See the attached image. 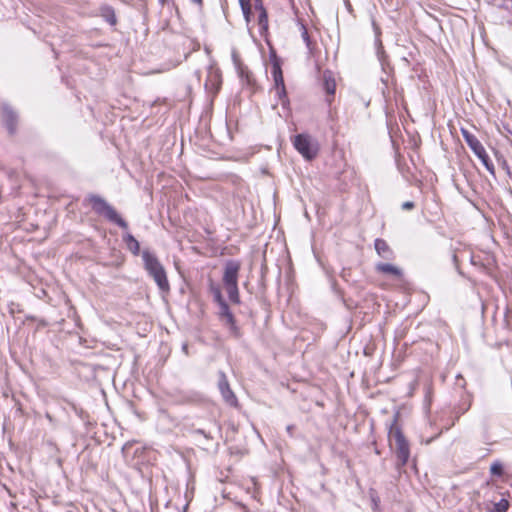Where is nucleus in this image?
<instances>
[{
	"mask_svg": "<svg viewBox=\"0 0 512 512\" xmlns=\"http://www.w3.org/2000/svg\"><path fill=\"white\" fill-rule=\"evenodd\" d=\"M209 292L218 306L217 315L219 320L228 329L231 336L239 338L241 336L240 328L237 326L235 316L222 295L220 286L211 282Z\"/></svg>",
	"mask_w": 512,
	"mask_h": 512,
	"instance_id": "f257e3e1",
	"label": "nucleus"
},
{
	"mask_svg": "<svg viewBox=\"0 0 512 512\" xmlns=\"http://www.w3.org/2000/svg\"><path fill=\"white\" fill-rule=\"evenodd\" d=\"M141 256L145 270L147 271L148 275L154 279L158 288L163 292L168 291L170 286L166 271L156 255L145 249L142 251Z\"/></svg>",
	"mask_w": 512,
	"mask_h": 512,
	"instance_id": "f03ea898",
	"label": "nucleus"
},
{
	"mask_svg": "<svg viewBox=\"0 0 512 512\" xmlns=\"http://www.w3.org/2000/svg\"><path fill=\"white\" fill-rule=\"evenodd\" d=\"M88 201L91 204L93 211L106 218L108 221L118 225L122 229H127V222L117 213L113 206H111L104 198L99 195H90Z\"/></svg>",
	"mask_w": 512,
	"mask_h": 512,
	"instance_id": "7ed1b4c3",
	"label": "nucleus"
},
{
	"mask_svg": "<svg viewBox=\"0 0 512 512\" xmlns=\"http://www.w3.org/2000/svg\"><path fill=\"white\" fill-rule=\"evenodd\" d=\"M389 439L390 441H395L396 468L400 470L407 464L410 458V446L401 429L396 426L395 422L390 425Z\"/></svg>",
	"mask_w": 512,
	"mask_h": 512,
	"instance_id": "20e7f679",
	"label": "nucleus"
},
{
	"mask_svg": "<svg viewBox=\"0 0 512 512\" xmlns=\"http://www.w3.org/2000/svg\"><path fill=\"white\" fill-rule=\"evenodd\" d=\"M294 148L303 156L304 159L313 160L319 151L318 143L308 134H297L293 140Z\"/></svg>",
	"mask_w": 512,
	"mask_h": 512,
	"instance_id": "39448f33",
	"label": "nucleus"
},
{
	"mask_svg": "<svg viewBox=\"0 0 512 512\" xmlns=\"http://www.w3.org/2000/svg\"><path fill=\"white\" fill-rule=\"evenodd\" d=\"M270 61H271V65H272L271 73H272V77L274 80L276 95L279 98V100L282 101V104L284 105L285 101H287V93H286V88H285V84H284L281 63L274 52H272L270 55Z\"/></svg>",
	"mask_w": 512,
	"mask_h": 512,
	"instance_id": "423d86ee",
	"label": "nucleus"
},
{
	"mask_svg": "<svg viewBox=\"0 0 512 512\" xmlns=\"http://www.w3.org/2000/svg\"><path fill=\"white\" fill-rule=\"evenodd\" d=\"M241 268V264L237 260H228L226 261L224 265V272H223V285L226 286H232V285H238V276L239 271Z\"/></svg>",
	"mask_w": 512,
	"mask_h": 512,
	"instance_id": "0eeeda50",
	"label": "nucleus"
},
{
	"mask_svg": "<svg viewBox=\"0 0 512 512\" xmlns=\"http://www.w3.org/2000/svg\"><path fill=\"white\" fill-rule=\"evenodd\" d=\"M218 387L225 402L230 406H236L237 398L233 391L230 389L227 377L224 372L219 373Z\"/></svg>",
	"mask_w": 512,
	"mask_h": 512,
	"instance_id": "6e6552de",
	"label": "nucleus"
},
{
	"mask_svg": "<svg viewBox=\"0 0 512 512\" xmlns=\"http://www.w3.org/2000/svg\"><path fill=\"white\" fill-rule=\"evenodd\" d=\"M471 404H472L471 395L466 394L465 396H462L461 403L456 405L452 410V414L454 415V420L450 423V425L446 426L445 429L448 430V429H450V427L454 426L455 422L458 421L459 418L471 408Z\"/></svg>",
	"mask_w": 512,
	"mask_h": 512,
	"instance_id": "1a4fd4ad",
	"label": "nucleus"
},
{
	"mask_svg": "<svg viewBox=\"0 0 512 512\" xmlns=\"http://www.w3.org/2000/svg\"><path fill=\"white\" fill-rule=\"evenodd\" d=\"M3 120L9 134L13 135L16 131L17 114L9 105L3 106Z\"/></svg>",
	"mask_w": 512,
	"mask_h": 512,
	"instance_id": "9d476101",
	"label": "nucleus"
},
{
	"mask_svg": "<svg viewBox=\"0 0 512 512\" xmlns=\"http://www.w3.org/2000/svg\"><path fill=\"white\" fill-rule=\"evenodd\" d=\"M461 134L468 145V147L473 151L474 154L482 153L484 146L478 140V138L472 134L468 129L461 128Z\"/></svg>",
	"mask_w": 512,
	"mask_h": 512,
	"instance_id": "9b49d317",
	"label": "nucleus"
},
{
	"mask_svg": "<svg viewBox=\"0 0 512 512\" xmlns=\"http://www.w3.org/2000/svg\"><path fill=\"white\" fill-rule=\"evenodd\" d=\"M221 85V75L217 70L210 69L205 81V88L212 93H217Z\"/></svg>",
	"mask_w": 512,
	"mask_h": 512,
	"instance_id": "f8f14e48",
	"label": "nucleus"
},
{
	"mask_svg": "<svg viewBox=\"0 0 512 512\" xmlns=\"http://www.w3.org/2000/svg\"><path fill=\"white\" fill-rule=\"evenodd\" d=\"M374 247L377 254L386 260L393 259L394 254L387 242L383 239L377 238L374 242Z\"/></svg>",
	"mask_w": 512,
	"mask_h": 512,
	"instance_id": "ddd939ff",
	"label": "nucleus"
},
{
	"mask_svg": "<svg viewBox=\"0 0 512 512\" xmlns=\"http://www.w3.org/2000/svg\"><path fill=\"white\" fill-rule=\"evenodd\" d=\"M122 240L126 245V248L134 256H138L140 254V243L130 232H126L125 234H123Z\"/></svg>",
	"mask_w": 512,
	"mask_h": 512,
	"instance_id": "4468645a",
	"label": "nucleus"
},
{
	"mask_svg": "<svg viewBox=\"0 0 512 512\" xmlns=\"http://www.w3.org/2000/svg\"><path fill=\"white\" fill-rule=\"evenodd\" d=\"M377 272L383 273V274H389L393 275L397 278H400L402 276V270L390 263H378L375 267Z\"/></svg>",
	"mask_w": 512,
	"mask_h": 512,
	"instance_id": "2eb2a0df",
	"label": "nucleus"
},
{
	"mask_svg": "<svg viewBox=\"0 0 512 512\" xmlns=\"http://www.w3.org/2000/svg\"><path fill=\"white\" fill-rule=\"evenodd\" d=\"M323 88L328 95L333 96L336 90V83L330 71L323 73Z\"/></svg>",
	"mask_w": 512,
	"mask_h": 512,
	"instance_id": "dca6fc26",
	"label": "nucleus"
},
{
	"mask_svg": "<svg viewBox=\"0 0 512 512\" xmlns=\"http://www.w3.org/2000/svg\"><path fill=\"white\" fill-rule=\"evenodd\" d=\"M100 14H101V17L107 23H109L111 26L116 25L117 18H116L114 9L111 6H109V5L102 6L100 8Z\"/></svg>",
	"mask_w": 512,
	"mask_h": 512,
	"instance_id": "f3484780",
	"label": "nucleus"
},
{
	"mask_svg": "<svg viewBox=\"0 0 512 512\" xmlns=\"http://www.w3.org/2000/svg\"><path fill=\"white\" fill-rule=\"evenodd\" d=\"M482 162V164L485 166V168L491 173L494 175L495 173V168H494V165L492 163V161L490 160L485 148H483L482 150V153L479 152V154H475Z\"/></svg>",
	"mask_w": 512,
	"mask_h": 512,
	"instance_id": "a211bd4d",
	"label": "nucleus"
},
{
	"mask_svg": "<svg viewBox=\"0 0 512 512\" xmlns=\"http://www.w3.org/2000/svg\"><path fill=\"white\" fill-rule=\"evenodd\" d=\"M225 289L228 294L230 302L237 305L240 304L241 301L239 296L238 285L226 286Z\"/></svg>",
	"mask_w": 512,
	"mask_h": 512,
	"instance_id": "6ab92c4d",
	"label": "nucleus"
},
{
	"mask_svg": "<svg viewBox=\"0 0 512 512\" xmlns=\"http://www.w3.org/2000/svg\"><path fill=\"white\" fill-rule=\"evenodd\" d=\"M258 25L261 34L268 30V14L266 10H263L259 13Z\"/></svg>",
	"mask_w": 512,
	"mask_h": 512,
	"instance_id": "aec40b11",
	"label": "nucleus"
},
{
	"mask_svg": "<svg viewBox=\"0 0 512 512\" xmlns=\"http://www.w3.org/2000/svg\"><path fill=\"white\" fill-rule=\"evenodd\" d=\"M250 1L251 0L240 3L243 16L247 23L250 22L251 14H252V5H251Z\"/></svg>",
	"mask_w": 512,
	"mask_h": 512,
	"instance_id": "412c9836",
	"label": "nucleus"
},
{
	"mask_svg": "<svg viewBox=\"0 0 512 512\" xmlns=\"http://www.w3.org/2000/svg\"><path fill=\"white\" fill-rule=\"evenodd\" d=\"M490 472L494 476H502L504 474L503 464L499 460L494 461L490 466Z\"/></svg>",
	"mask_w": 512,
	"mask_h": 512,
	"instance_id": "4be33fe9",
	"label": "nucleus"
},
{
	"mask_svg": "<svg viewBox=\"0 0 512 512\" xmlns=\"http://www.w3.org/2000/svg\"><path fill=\"white\" fill-rule=\"evenodd\" d=\"M300 29H301V36H302L303 41L306 44V47L309 50H311L312 49V41H311V38H310V36L308 34V30H307L306 26L303 23H300Z\"/></svg>",
	"mask_w": 512,
	"mask_h": 512,
	"instance_id": "5701e85b",
	"label": "nucleus"
},
{
	"mask_svg": "<svg viewBox=\"0 0 512 512\" xmlns=\"http://www.w3.org/2000/svg\"><path fill=\"white\" fill-rule=\"evenodd\" d=\"M509 505V501L503 498L494 504L493 512H507Z\"/></svg>",
	"mask_w": 512,
	"mask_h": 512,
	"instance_id": "b1692460",
	"label": "nucleus"
},
{
	"mask_svg": "<svg viewBox=\"0 0 512 512\" xmlns=\"http://www.w3.org/2000/svg\"><path fill=\"white\" fill-rule=\"evenodd\" d=\"M254 8L255 10H257L259 13L263 10H266L264 8V5H263V2L262 0H254Z\"/></svg>",
	"mask_w": 512,
	"mask_h": 512,
	"instance_id": "393cba45",
	"label": "nucleus"
},
{
	"mask_svg": "<svg viewBox=\"0 0 512 512\" xmlns=\"http://www.w3.org/2000/svg\"><path fill=\"white\" fill-rule=\"evenodd\" d=\"M401 207L403 210H411L415 207V204L412 201H406V202L402 203Z\"/></svg>",
	"mask_w": 512,
	"mask_h": 512,
	"instance_id": "a878e982",
	"label": "nucleus"
},
{
	"mask_svg": "<svg viewBox=\"0 0 512 512\" xmlns=\"http://www.w3.org/2000/svg\"><path fill=\"white\" fill-rule=\"evenodd\" d=\"M194 434H198V435H203L206 439H211L212 437L210 436L209 433H206L203 429H195L193 431Z\"/></svg>",
	"mask_w": 512,
	"mask_h": 512,
	"instance_id": "bb28decb",
	"label": "nucleus"
},
{
	"mask_svg": "<svg viewBox=\"0 0 512 512\" xmlns=\"http://www.w3.org/2000/svg\"><path fill=\"white\" fill-rule=\"evenodd\" d=\"M295 426L290 424L286 427V431L287 433L289 434L290 437H293V430H294Z\"/></svg>",
	"mask_w": 512,
	"mask_h": 512,
	"instance_id": "cd10ccee",
	"label": "nucleus"
},
{
	"mask_svg": "<svg viewBox=\"0 0 512 512\" xmlns=\"http://www.w3.org/2000/svg\"><path fill=\"white\" fill-rule=\"evenodd\" d=\"M372 502H373L374 507H377V506H378L379 499H378V498H376V497H373V496H372Z\"/></svg>",
	"mask_w": 512,
	"mask_h": 512,
	"instance_id": "c85d7f7f",
	"label": "nucleus"
},
{
	"mask_svg": "<svg viewBox=\"0 0 512 512\" xmlns=\"http://www.w3.org/2000/svg\"><path fill=\"white\" fill-rule=\"evenodd\" d=\"M458 380L463 381V383H459L458 385H460V386H461V388H463V389H464V388H465V383H464L463 378H462L461 376H458Z\"/></svg>",
	"mask_w": 512,
	"mask_h": 512,
	"instance_id": "c756f323",
	"label": "nucleus"
},
{
	"mask_svg": "<svg viewBox=\"0 0 512 512\" xmlns=\"http://www.w3.org/2000/svg\"><path fill=\"white\" fill-rule=\"evenodd\" d=\"M190 1L195 4H198V5H202V2H203V0H190Z\"/></svg>",
	"mask_w": 512,
	"mask_h": 512,
	"instance_id": "7c9ffc66",
	"label": "nucleus"
},
{
	"mask_svg": "<svg viewBox=\"0 0 512 512\" xmlns=\"http://www.w3.org/2000/svg\"><path fill=\"white\" fill-rule=\"evenodd\" d=\"M190 497H191V496H190V494H189V491L187 490V491H186V493H185V498H186L188 501H190V499H191Z\"/></svg>",
	"mask_w": 512,
	"mask_h": 512,
	"instance_id": "2f4dec72",
	"label": "nucleus"
},
{
	"mask_svg": "<svg viewBox=\"0 0 512 512\" xmlns=\"http://www.w3.org/2000/svg\"><path fill=\"white\" fill-rule=\"evenodd\" d=\"M182 349H183V351H184L185 353H187V349H188L187 344H184V345L182 346Z\"/></svg>",
	"mask_w": 512,
	"mask_h": 512,
	"instance_id": "473e14b6",
	"label": "nucleus"
}]
</instances>
